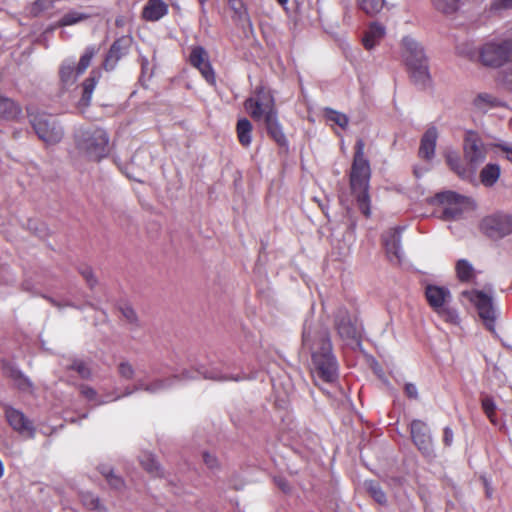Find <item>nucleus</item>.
I'll use <instances>...</instances> for the list:
<instances>
[{
	"instance_id": "2eb2a0df",
	"label": "nucleus",
	"mask_w": 512,
	"mask_h": 512,
	"mask_svg": "<svg viewBox=\"0 0 512 512\" xmlns=\"http://www.w3.org/2000/svg\"><path fill=\"white\" fill-rule=\"evenodd\" d=\"M5 415L9 425L15 431L29 438L35 436V428L21 411L8 408L6 409Z\"/></svg>"
},
{
	"instance_id": "20e7f679",
	"label": "nucleus",
	"mask_w": 512,
	"mask_h": 512,
	"mask_svg": "<svg viewBox=\"0 0 512 512\" xmlns=\"http://www.w3.org/2000/svg\"><path fill=\"white\" fill-rule=\"evenodd\" d=\"M364 146L362 139L357 140L350 173V188L360 211L365 217H370L371 209L368 195L370 166L364 157Z\"/></svg>"
},
{
	"instance_id": "c85d7f7f",
	"label": "nucleus",
	"mask_w": 512,
	"mask_h": 512,
	"mask_svg": "<svg viewBox=\"0 0 512 512\" xmlns=\"http://www.w3.org/2000/svg\"><path fill=\"white\" fill-rule=\"evenodd\" d=\"M498 100L490 94L480 93L473 99V107L480 111L486 112L488 109L498 105Z\"/></svg>"
},
{
	"instance_id": "2f4dec72",
	"label": "nucleus",
	"mask_w": 512,
	"mask_h": 512,
	"mask_svg": "<svg viewBox=\"0 0 512 512\" xmlns=\"http://www.w3.org/2000/svg\"><path fill=\"white\" fill-rule=\"evenodd\" d=\"M89 18L88 14L80 13L77 11H71L66 13L57 23V26L63 27V26H69L77 24L83 20H86Z\"/></svg>"
},
{
	"instance_id": "a878e982",
	"label": "nucleus",
	"mask_w": 512,
	"mask_h": 512,
	"mask_svg": "<svg viewBox=\"0 0 512 512\" xmlns=\"http://www.w3.org/2000/svg\"><path fill=\"white\" fill-rule=\"evenodd\" d=\"M456 274L461 282H472L476 277L473 265L466 259H460L456 263Z\"/></svg>"
},
{
	"instance_id": "6e6d98bb",
	"label": "nucleus",
	"mask_w": 512,
	"mask_h": 512,
	"mask_svg": "<svg viewBox=\"0 0 512 512\" xmlns=\"http://www.w3.org/2000/svg\"><path fill=\"white\" fill-rule=\"evenodd\" d=\"M277 2L281 5L287 4L288 0H277Z\"/></svg>"
},
{
	"instance_id": "4468645a",
	"label": "nucleus",
	"mask_w": 512,
	"mask_h": 512,
	"mask_svg": "<svg viewBox=\"0 0 512 512\" xmlns=\"http://www.w3.org/2000/svg\"><path fill=\"white\" fill-rule=\"evenodd\" d=\"M411 437L417 448L427 456L433 452L432 440L427 425L420 421L414 420L411 423Z\"/></svg>"
},
{
	"instance_id": "f704fd0d",
	"label": "nucleus",
	"mask_w": 512,
	"mask_h": 512,
	"mask_svg": "<svg viewBox=\"0 0 512 512\" xmlns=\"http://www.w3.org/2000/svg\"><path fill=\"white\" fill-rule=\"evenodd\" d=\"M141 465L148 473L154 476H159L161 474L160 466L151 454L143 456L141 459Z\"/></svg>"
},
{
	"instance_id": "39448f33",
	"label": "nucleus",
	"mask_w": 512,
	"mask_h": 512,
	"mask_svg": "<svg viewBox=\"0 0 512 512\" xmlns=\"http://www.w3.org/2000/svg\"><path fill=\"white\" fill-rule=\"evenodd\" d=\"M74 139L76 155L82 160L99 162L109 154V136L101 128L80 129Z\"/></svg>"
},
{
	"instance_id": "864d4df0",
	"label": "nucleus",
	"mask_w": 512,
	"mask_h": 512,
	"mask_svg": "<svg viewBox=\"0 0 512 512\" xmlns=\"http://www.w3.org/2000/svg\"><path fill=\"white\" fill-rule=\"evenodd\" d=\"M204 377L205 378H209V379H216V380H224L225 378H220V377H217L215 374H204Z\"/></svg>"
},
{
	"instance_id": "b1692460",
	"label": "nucleus",
	"mask_w": 512,
	"mask_h": 512,
	"mask_svg": "<svg viewBox=\"0 0 512 512\" xmlns=\"http://www.w3.org/2000/svg\"><path fill=\"white\" fill-rule=\"evenodd\" d=\"M101 76L100 71L93 70L90 76L83 82V95L80 100L81 106L87 107L90 104L93 91Z\"/></svg>"
},
{
	"instance_id": "a211bd4d",
	"label": "nucleus",
	"mask_w": 512,
	"mask_h": 512,
	"mask_svg": "<svg viewBox=\"0 0 512 512\" xmlns=\"http://www.w3.org/2000/svg\"><path fill=\"white\" fill-rule=\"evenodd\" d=\"M438 133L435 127L429 128L421 139L419 155L424 159H431L435 153Z\"/></svg>"
},
{
	"instance_id": "c9c22d12",
	"label": "nucleus",
	"mask_w": 512,
	"mask_h": 512,
	"mask_svg": "<svg viewBox=\"0 0 512 512\" xmlns=\"http://www.w3.org/2000/svg\"><path fill=\"white\" fill-rule=\"evenodd\" d=\"M433 4L438 11L450 14L458 9L459 0H433Z\"/></svg>"
},
{
	"instance_id": "4be33fe9",
	"label": "nucleus",
	"mask_w": 512,
	"mask_h": 512,
	"mask_svg": "<svg viewBox=\"0 0 512 512\" xmlns=\"http://www.w3.org/2000/svg\"><path fill=\"white\" fill-rule=\"evenodd\" d=\"M21 107L12 99L0 96V117L16 120L21 115Z\"/></svg>"
},
{
	"instance_id": "412c9836",
	"label": "nucleus",
	"mask_w": 512,
	"mask_h": 512,
	"mask_svg": "<svg viewBox=\"0 0 512 512\" xmlns=\"http://www.w3.org/2000/svg\"><path fill=\"white\" fill-rule=\"evenodd\" d=\"M177 379V376H173L166 379H156L151 381L150 383H146L141 380L138 381L137 385L135 386V390H143L150 394H157L169 388L172 385V383Z\"/></svg>"
},
{
	"instance_id": "cd10ccee",
	"label": "nucleus",
	"mask_w": 512,
	"mask_h": 512,
	"mask_svg": "<svg viewBox=\"0 0 512 512\" xmlns=\"http://www.w3.org/2000/svg\"><path fill=\"white\" fill-rule=\"evenodd\" d=\"M500 176V167L497 164H487L480 171V181L486 187L493 186Z\"/></svg>"
},
{
	"instance_id": "ea45409f",
	"label": "nucleus",
	"mask_w": 512,
	"mask_h": 512,
	"mask_svg": "<svg viewBox=\"0 0 512 512\" xmlns=\"http://www.w3.org/2000/svg\"><path fill=\"white\" fill-rule=\"evenodd\" d=\"M482 408L491 422L495 423L494 413H495V403L492 398L489 396H484L481 400Z\"/></svg>"
},
{
	"instance_id": "7ed1b4c3",
	"label": "nucleus",
	"mask_w": 512,
	"mask_h": 512,
	"mask_svg": "<svg viewBox=\"0 0 512 512\" xmlns=\"http://www.w3.org/2000/svg\"><path fill=\"white\" fill-rule=\"evenodd\" d=\"M244 107L254 120H264L268 135L278 145L287 144L282 125L278 120L274 97L269 90L263 86L256 88L254 95L245 100Z\"/></svg>"
},
{
	"instance_id": "79ce46f5",
	"label": "nucleus",
	"mask_w": 512,
	"mask_h": 512,
	"mask_svg": "<svg viewBox=\"0 0 512 512\" xmlns=\"http://www.w3.org/2000/svg\"><path fill=\"white\" fill-rule=\"evenodd\" d=\"M118 371L119 374L126 379H131L134 375V369L128 362L120 363Z\"/></svg>"
},
{
	"instance_id": "f3484780",
	"label": "nucleus",
	"mask_w": 512,
	"mask_h": 512,
	"mask_svg": "<svg viewBox=\"0 0 512 512\" xmlns=\"http://www.w3.org/2000/svg\"><path fill=\"white\" fill-rule=\"evenodd\" d=\"M168 12V6L163 0H148L143 8L142 16L147 21H158Z\"/></svg>"
},
{
	"instance_id": "1a4fd4ad",
	"label": "nucleus",
	"mask_w": 512,
	"mask_h": 512,
	"mask_svg": "<svg viewBox=\"0 0 512 512\" xmlns=\"http://www.w3.org/2000/svg\"><path fill=\"white\" fill-rule=\"evenodd\" d=\"M440 204L443 206L442 218L444 220L459 219L464 212L473 209V201L453 191H446L437 195Z\"/></svg>"
},
{
	"instance_id": "f257e3e1",
	"label": "nucleus",
	"mask_w": 512,
	"mask_h": 512,
	"mask_svg": "<svg viewBox=\"0 0 512 512\" xmlns=\"http://www.w3.org/2000/svg\"><path fill=\"white\" fill-rule=\"evenodd\" d=\"M459 53L486 68L498 70L495 76L496 83L507 90L511 89V71L506 68L512 62L511 33L495 35L484 41L476 50L462 47Z\"/></svg>"
},
{
	"instance_id": "a18cd8bd",
	"label": "nucleus",
	"mask_w": 512,
	"mask_h": 512,
	"mask_svg": "<svg viewBox=\"0 0 512 512\" xmlns=\"http://www.w3.org/2000/svg\"><path fill=\"white\" fill-rule=\"evenodd\" d=\"M203 461L209 469L218 468L217 458L210 453H207V452L203 453Z\"/></svg>"
},
{
	"instance_id": "a19ab883",
	"label": "nucleus",
	"mask_w": 512,
	"mask_h": 512,
	"mask_svg": "<svg viewBox=\"0 0 512 512\" xmlns=\"http://www.w3.org/2000/svg\"><path fill=\"white\" fill-rule=\"evenodd\" d=\"M71 369L77 371V373L82 378H89L91 376V371H90L89 367L82 361H75L71 365Z\"/></svg>"
},
{
	"instance_id": "aec40b11",
	"label": "nucleus",
	"mask_w": 512,
	"mask_h": 512,
	"mask_svg": "<svg viewBox=\"0 0 512 512\" xmlns=\"http://www.w3.org/2000/svg\"><path fill=\"white\" fill-rule=\"evenodd\" d=\"M383 242L390 260H401L400 234L397 231H389L383 236Z\"/></svg>"
},
{
	"instance_id": "de8ad7c7",
	"label": "nucleus",
	"mask_w": 512,
	"mask_h": 512,
	"mask_svg": "<svg viewBox=\"0 0 512 512\" xmlns=\"http://www.w3.org/2000/svg\"><path fill=\"white\" fill-rule=\"evenodd\" d=\"M120 57V43L119 41H116L113 43V45L111 46L110 50H109V53L107 55V61L109 60H112V59H119Z\"/></svg>"
},
{
	"instance_id": "0eeeda50",
	"label": "nucleus",
	"mask_w": 512,
	"mask_h": 512,
	"mask_svg": "<svg viewBox=\"0 0 512 512\" xmlns=\"http://www.w3.org/2000/svg\"><path fill=\"white\" fill-rule=\"evenodd\" d=\"M425 297L429 306L441 318L450 323L458 322L457 312L454 309L448 307V303L451 300V293L448 288L444 286L428 284L425 287Z\"/></svg>"
},
{
	"instance_id": "58836bf2",
	"label": "nucleus",
	"mask_w": 512,
	"mask_h": 512,
	"mask_svg": "<svg viewBox=\"0 0 512 512\" xmlns=\"http://www.w3.org/2000/svg\"><path fill=\"white\" fill-rule=\"evenodd\" d=\"M102 474L105 476L111 487L121 489L124 486L123 480L119 476L115 475L112 470L104 468L102 470Z\"/></svg>"
},
{
	"instance_id": "6ab92c4d",
	"label": "nucleus",
	"mask_w": 512,
	"mask_h": 512,
	"mask_svg": "<svg viewBox=\"0 0 512 512\" xmlns=\"http://www.w3.org/2000/svg\"><path fill=\"white\" fill-rule=\"evenodd\" d=\"M384 35H385V28L378 23H372L363 35V38H362L363 46L367 50L373 49L380 43V41L383 39Z\"/></svg>"
},
{
	"instance_id": "13d9d810",
	"label": "nucleus",
	"mask_w": 512,
	"mask_h": 512,
	"mask_svg": "<svg viewBox=\"0 0 512 512\" xmlns=\"http://www.w3.org/2000/svg\"><path fill=\"white\" fill-rule=\"evenodd\" d=\"M340 202H341L342 205H346L345 201H344V199L342 197L340 198Z\"/></svg>"
},
{
	"instance_id": "393cba45",
	"label": "nucleus",
	"mask_w": 512,
	"mask_h": 512,
	"mask_svg": "<svg viewBox=\"0 0 512 512\" xmlns=\"http://www.w3.org/2000/svg\"><path fill=\"white\" fill-rule=\"evenodd\" d=\"M59 76L64 86H71L76 82L79 75L72 60H66L61 64Z\"/></svg>"
},
{
	"instance_id": "4c0bfd02",
	"label": "nucleus",
	"mask_w": 512,
	"mask_h": 512,
	"mask_svg": "<svg viewBox=\"0 0 512 512\" xmlns=\"http://www.w3.org/2000/svg\"><path fill=\"white\" fill-rule=\"evenodd\" d=\"M11 378L14 381V384L23 391H30L32 388V383L30 380L24 376L20 371H12Z\"/></svg>"
},
{
	"instance_id": "473e14b6",
	"label": "nucleus",
	"mask_w": 512,
	"mask_h": 512,
	"mask_svg": "<svg viewBox=\"0 0 512 512\" xmlns=\"http://www.w3.org/2000/svg\"><path fill=\"white\" fill-rule=\"evenodd\" d=\"M81 500L83 505L90 510H95L97 512H106V509L100 503L99 498L90 492L82 493Z\"/></svg>"
},
{
	"instance_id": "bb28decb",
	"label": "nucleus",
	"mask_w": 512,
	"mask_h": 512,
	"mask_svg": "<svg viewBox=\"0 0 512 512\" xmlns=\"http://www.w3.org/2000/svg\"><path fill=\"white\" fill-rule=\"evenodd\" d=\"M237 137L240 144L244 147H248L252 141V124L246 118L240 119L236 126Z\"/></svg>"
},
{
	"instance_id": "49530a36",
	"label": "nucleus",
	"mask_w": 512,
	"mask_h": 512,
	"mask_svg": "<svg viewBox=\"0 0 512 512\" xmlns=\"http://www.w3.org/2000/svg\"><path fill=\"white\" fill-rule=\"evenodd\" d=\"M52 6V1L51 0H37L33 6V12L35 14L45 10V9H48Z\"/></svg>"
},
{
	"instance_id": "37998d69",
	"label": "nucleus",
	"mask_w": 512,
	"mask_h": 512,
	"mask_svg": "<svg viewBox=\"0 0 512 512\" xmlns=\"http://www.w3.org/2000/svg\"><path fill=\"white\" fill-rule=\"evenodd\" d=\"M512 6V0H495L491 4V10L500 12L501 10L508 9Z\"/></svg>"
},
{
	"instance_id": "7c9ffc66",
	"label": "nucleus",
	"mask_w": 512,
	"mask_h": 512,
	"mask_svg": "<svg viewBox=\"0 0 512 512\" xmlns=\"http://www.w3.org/2000/svg\"><path fill=\"white\" fill-rule=\"evenodd\" d=\"M325 118L328 121H331L341 127L342 129H346L349 123V118L346 114L333 110L331 108H326L324 110Z\"/></svg>"
},
{
	"instance_id": "9d476101",
	"label": "nucleus",
	"mask_w": 512,
	"mask_h": 512,
	"mask_svg": "<svg viewBox=\"0 0 512 512\" xmlns=\"http://www.w3.org/2000/svg\"><path fill=\"white\" fill-rule=\"evenodd\" d=\"M461 297L475 306L486 328L494 332L495 312L491 297L478 290H465L461 293Z\"/></svg>"
},
{
	"instance_id": "f8f14e48",
	"label": "nucleus",
	"mask_w": 512,
	"mask_h": 512,
	"mask_svg": "<svg viewBox=\"0 0 512 512\" xmlns=\"http://www.w3.org/2000/svg\"><path fill=\"white\" fill-rule=\"evenodd\" d=\"M464 154L466 160L472 166L471 171L473 172L475 171V168L486 158V147L479 136L473 131L466 133L464 140Z\"/></svg>"
},
{
	"instance_id": "603ef678",
	"label": "nucleus",
	"mask_w": 512,
	"mask_h": 512,
	"mask_svg": "<svg viewBox=\"0 0 512 512\" xmlns=\"http://www.w3.org/2000/svg\"><path fill=\"white\" fill-rule=\"evenodd\" d=\"M83 276L85 277L86 281L88 282L89 285H94L95 283V279H94V276H93V273L91 270L89 269H86L84 272H83Z\"/></svg>"
},
{
	"instance_id": "bf43d9fd",
	"label": "nucleus",
	"mask_w": 512,
	"mask_h": 512,
	"mask_svg": "<svg viewBox=\"0 0 512 512\" xmlns=\"http://www.w3.org/2000/svg\"><path fill=\"white\" fill-rule=\"evenodd\" d=\"M207 0H199L201 4L205 3Z\"/></svg>"
},
{
	"instance_id": "c03bdc74",
	"label": "nucleus",
	"mask_w": 512,
	"mask_h": 512,
	"mask_svg": "<svg viewBox=\"0 0 512 512\" xmlns=\"http://www.w3.org/2000/svg\"><path fill=\"white\" fill-rule=\"evenodd\" d=\"M121 313L124 316V318L130 323L136 322L137 315L132 307L128 305L121 307Z\"/></svg>"
},
{
	"instance_id": "c756f323",
	"label": "nucleus",
	"mask_w": 512,
	"mask_h": 512,
	"mask_svg": "<svg viewBox=\"0 0 512 512\" xmlns=\"http://www.w3.org/2000/svg\"><path fill=\"white\" fill-rule=\"evenodd\" d=\"M357 2L359 8L370 16L379 13L385 4V0H357Z\"/></svg>"
},
{
	"instance_id": "423d86ee",
	"label": "nucleus",
	"mask_w": 512,
	"mask_h": 512,
	"mask_svg": "<svg viewBox=\"0 0 512 512\" xmlns=\"http://www.w3.org/2000/svg\"><path fill=\"white\" fill-rule=\"evenodd\" d=\"M402 57L409 69L413 81L421 86L429 82L427 59L422 46L412 37L402 39Z\"/></svg>"
},
{
	"instance_id": "e433bc0d",
	"label": "nucleus",
	"mask_w": 512,
	"mask_h": 512,
	"mask_svg": "<svg viewBox=\"0 0 512 512\" xmlns=\"http://www.w3.org/2000/svg\"><path fill=\"white\" fill-rule=\"evenodd\" d=\"M367 491L371 495V497L379 504H385L386 503V495L381 489V487L373 482H367L366 483Z\"/></svg>"
},
{
	"instance_id": "dca6fc26",
	"label": "nucleus",
	"mask_w": 512,
	"mask_h": 512,
	"mask_svg": "<svg viewBox=\"0 0 512 512\" xmlns=\"http://www.w3.org/2000/svg\"><path fill=\"white\" fill-rule=\"evenodd\" d=\"M336 328L344 339H354L357 336V328L345 309H339L336 315Z\"/></svg>"
},
{
	"instance_id": "09e8293b",
	"label": "nucleus",
	"mask_w": 512,
	"mask_h": 512,
	"mask_svg": "<svg viewBox=\"0 0 512 512\" xmlns=\"http://www.w3.org/2000/svg\"><path fill=\"white\" fill-rule=\"evenodd\" d=\"M405 393L409 398H412V399L418 398L417 387L413 383H407L405 385Z\"/></svg>"
},
{
	"instance_id": "3c124183",
	"label": "nucleus",
	"mask_w": 512,
	"mask_h": 512,
	"mask_svg": "<svg viewBox=\"0 0 512 512\" xmlns=\"http://www.w3.org/2000/svg\"><path fill=\"white\" fill-rule=\"evenodd\" d=\"M443 441L446 446H450L453 442V431L449 427L444 429Z\"/></svg>"
},
{
	"instance_id": "8fccbe9b",
	"label": "nucleus",
	"mask_w": 512,
	"mask_h": 512,
	"mask_svg": "<svg viewBox=\"0 0 512 512\" xmlns=\"http://www.w3.org/2000/svg\"><path fill=\"white\" fill-rule=\"evenodd\" d=\"M81 394L89 400H94L97 395L96 391L92 387H89V386H82Z\"/></svg>"
},
{
	"instance_id": "9b49d317",
	"label": "nucleus",
	"mask_w": 512,
	"mask_h": 512,
	"mask_svg": "<svg viewBox=\"0 0 512 512\" xmlns=\"http://www.w3.org/2000/svg\"><path fill=\"white\" fill-rule=\"evenodd\" d=\"M511 224L509 215L495 213L481 221L480 229L488 237L498 239L510 233Z\"/></svg>"
},
{
	"instance_id": "5fc2aeb1",
	"label": "nucleus",
	"mask_w": 512,
	"mask_h": 512,
	"mask_svg": "<svg viewBox=\"0 0 512 512\" xmlns=\"http://www.w3.org/2000/svg\"><path fill=\"white\" fill-rule=\"evenodd\" d=\"M279 486L281 487V489H282L283 491H286V490H287V486H286V484H285V483H283V482H279Z\"/></svg>"
},
{
	"instance_id": "ddd939ff",
	"label": "nucleus",
	"mask_w": 512,
	"mask_h": 512,
	"mask_svg": "<svg viewBox=\"0 0 512 512\" xmlns=\"http://www.w3.org/2000/svg\"><path fill=\"white\" fill-rule=\"evenodd\" d=\"M190 64L199 70L203 78L210 84L215 85L216 77L209 61L207 51L201 46H194L189 56Z\"/></svg>"
},
{
	"instance_id": "4d7b16f0",
	"label": "nucleus",
	"mask_w": 512,
	"mask_h": 512,
	"mask_svg": "<svg viewBox=\"0 0 512 512\" xmlns=\"http://www.w3.org/2000/svg\"><path fill=\"white\" fill-rule=\"evenodd\" d=\"M346 210H347V214H350V207L348 205H346Z\"/></svg>"
},
{
	"instance_id": "72a5a7b5",
	"label": "nucleus",
	"mask_w": 512,
	"mask_h": 512,
	"mask_svg": "<svg viewBox=\"0 0 512 512\" xmlns=\"http://www.w3.org/2000/svg\"><path fill=\"white\" fill-rule=\"evenodd\" d=\"M95 53H96V50L94 47H88L85 50L84 54L81 56L77 66H76L78 75H82L86 71V69L90 66L91 60L94 57Z\"/></svg>"
},
{
	"instance_id": "6e6552de",
	"label": "nucleus",
	"mask_w": 512,
	"mask_h": 512,
	"mask_svg": "<svg viewBox=\"0 0 512 512\" xmlns=\"http://www.w3.org/2000/svg\"><path fill=\"white\" fill-rule=\"evenodd\" d=\"M27 111L30 122L42 141L48 145H54L61 141L63 129L54 117L46 114L34 115L30 109Z\"/></svg>"
},
{
	"instance_id": "5701e85b",
	"label": "nucleus",
	"mask_w": 512,
	"mask_h": 512,
	"mask_svg": "<svg viewBox=\"0 0 512 512\" xmlns=\"http://www.w3.org/2000/svg\"><path fill=\"white\" fill-rule=\"evenodd\" d=\"M446 162L451 170L462 179H468L473 175V171L462 165L460 156L454 151H448L446 153Z\"/></svg>"
},
{
	"instance_id": "f03ea898",
	"label": "nucleus",
	"mask_w": 512,
	"mask_h": 512,
	"mask_svg": "<svg viewBox=\"0 0 512 512\" xmlns=\"http://www.w3.org/2000/svg\"><path fill=\"white\" fill-rule=\"evenodd\" d=\"M302 341L312 352L313 377L316 381L332 383L338 377V366L331 353V343L326 329H316L312 322L306 320L303 327Z\"/></svg>"
}]
</instances>
